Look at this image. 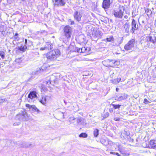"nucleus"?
I'll return each instance as SVG.
<instances>
[{
  "label": "nucleus",
  "instance_id": "f704fd0d",
  "mask_svg": "<svg viewBox=\"0 0 156 156\" xmlns=\"http://www.w3.org/2000/svg\"><path fill=\"white\" fill-rule=\"evenodd\" d=\"M31 145V144H25L23 145V147L26 148H27L29 147Z\"/></svg>",
  "mask_w": 156,
  "mask_h": 156
},
{
  "label": "nucleus",
  "instance_id": "f3484780",
  "mask_svg": "<svg viewBox=\"0 0 156 156\" xmlns=\"http://www.w3.org/2000/svg\"><path fill=\"white\" fill-rule=\"evenodd\" d=\"M23 121H28L30 119V116L28 115L26 112H23Z\"/></svg>",
  "mask_w": 156,
  "mask_h": 156
},
{
  "label": "nucleus",
  "instance_id": "f8f14e48",
  "mask_svg": "<svg viewBox=\"0 0 156 156\" xmlns=\"http://www.w3.org/2000/svg\"><path fill=\"white\" fill-rule=\"evenodd\" d=\"M149 148L152 149H156V140H151L150 141L149 144L148 145Z\"/></svg>",
  "mask_w": 156,
  "mask_h": 156
},
{
  "label": "nucleus",
  "instance_id": "7ed1b4c3",
  "mask_svg": "<svg viewBox=\"0 0 156 156\" xmlns=\"http://www.w3.org/2000/svg\"><path fill=\"white\" fill-rule=\"evenodd\" d=\"M64 35L67 38H70L73 30L72 28L69 26H66L63 29Z\"/></svg>",
  "mask_w": 156,
  "mask_h": 156
},
{
  "label": "nucleus",
  "instance_id": "13d9d810",
  "mask_svg": "<svg viewBox=\"0 0 156 156\" xmlns=\"http://www.w3.org/2000/svg\"><path fill=\"white\" fill-rule=\"evenodd\" d=\"M116 90L117 91H118L119 90V89L118 88H116Z\"/></svg>",
  "mask_w": 156,
  "mask_h": 156
},
{
  "label": "nucleus",
  "instance_id": "72a5a7b5",
  "mask_svg": "<svg viewBox=\"0 0 156 156\" xmlns=\"http://www.w3.org/2000/svg\"><path fill=\"white\" fill-rule=\"evenodd\" d=\"M68 22L71 25H74L75 24L74 21L72 20L71 19L69 20Z\"/></svg>",
  "mask_w": 156,
  "mask_h": 156
},
{
  "label": "nucleus",
  "instance_id": "c85d7f7f",
  "mask_svg": "<svg viewBox=\"0 0 156 156\" xmlns=\"http://www.w3.org/2000/svg\"><path fill=\"white\" fill-rule=\"evenodd\" d=\"M79 136L80 137L86 138L87 136V135L85 133H82L80 134Z\"/></svg>",
  "mask_w": 156,
  "mask_h": 156
},
{
  "label": "nucleus",
  "instance_id": "4c0bfd02",
  "mask_svg": "<svg viewBox=\"0 0 156 156\" xmlns=\"http://www.w3.org/2000/svg\"><path fill=\"white\" fill-rule=\"evenodd\" d=\"M112 62L114 63L115 65H118L119 64V62L118 61H115L114 62Z\"/></svg>",
  "mask_w": 156,
  "mask_h": 156
},
{
  "label": "nucleus",
  "instance_id": "f257e3e1",
  "mask_svg": "<svg viewBox=\"0 0 156 156\" xmlns=\"http://www.w3.org/2000/svg\"><path fill=\"white\" fill-rule=\"evenodd\" d=\"M125 8L122 6L119 7L118 10H113L112 11V14L114 16L118 19H122L123 16V13L124 12Z\"/></svg>",
  "mask_w": 156,
  "mask_h": 156
},
{
  "label": "nucleus",
  "instance_id": "423d86ee",
  "mask_svg": "<svg viewBox=\"0 0 156 156\" xmlns=\"http://www.w3.org/2000/svg\"><path fill=\"white\" fill-rule=\"evenodd\" d=\"M146 41L147 43L150 42L153 44V46H156V36H147L146 37Z\"/></svg>",
  "mask_w": 156,
  "mask_h": 156
},
{
  "label": "nucleus",
  "instance_id": "a19ab883",
  "mask_svg": "<svg viewBox=\"0 0 156 156\" xmlns=\"http://www.w3.org/2000/svg\"><path fill=\"white\" fill-rule=\"evenodd\" d=\"M75 48V51H76L77 52H78V51H79V49H80V48H79L77 47H74Z\"/></svg>",
  "mask_w": 156,
  "mask_h": 156
},
{
  "label": "nucleus",
  "instance_id": "c756f323",
  "mask_svg": "<svg viewBox=\"0 0 156 156\" xmlns=\"http://www.w3.org/2000/svg\"><path fill=\"white\" fill-rule=\"evenodd\" d=\"M5 53L3 51H0V56L2 59L5 58Z\"/></svg>",
  "mask_w": 156,
  "mask_h": 156
},
{
  "label": "nucleus",
  "instance_id": "f03ea898",
  "mask_svg": "<svg viewBox=\"0 0 156 156\" xmlns=\"http://www.w3.org/2000/svg\"><path fill=\"white\" fill-rule=\"evenodd\" d=\"M60 54L59 51L58 50H53L47 55V58L50 60L55 59Z\"/></svg>",
  "mask_w": 156,
  "mask_h": 156
},
{
  "label": "nucleus",
  "instance_id": "20e7f679",
  "mask_svg": "<svg viewBox=\"0 0 156 156\" xmlns=\"http://www.w3.org/2000/svg\"><path fill=\"white\" fill-rule=\"evenodd\" d=\"M135 44V40L132 39L129 40L125 45L124 49L128 51L132 50L134 47Z\"/></svg>",
  "mask_w": 156,
  "mask_h": 156
},
{
  "label": "nucleus",
  "instance_id": "393cba45",
  "mask_svg": "<svg viewBox=\"0 0 156 156\" xmlns=\"http://www.w3.org/2000/svg\"><path fill=\"white\" fill-rule=\"evenodd\" d=\"M100 141L101 143L105 146H107L108 144V140L103 138L101 139Z\"/></svg>",
  "mask_w": 156,
  "mask_h": 156
},
{
  "label": "nucleus",
  "instance_id": "ea45409f",
  "mask_svg": "<svg viewBox=\"0 0 156 156\" xmlns=\"http://www.w3.org/2000/svg\"><path fill=\"white\" fill-rule=\"evenodd\" d=\"M40 50H41V51H43V50H47L46 48V47H45V46H44L43 47H41V48H40Z\"/></svg>",
  "mask_w": 156,
  "mask_h": 156
},
{
  "label": "nucleus",
  "instance_id": "39448f33",
  "mask_svg": "<svg viewBox=\"0 0 156 156\" xmlns=\"http://www.w3.org/2000/svg\"><path fill=\"white\" fill-rule=\"evenodd\" d=\"M137 24V22L135 20L133 19L131 23V27L130 31V33L132 34H133L134 31L138 29V26Z\"/></svg>",
  "mask_w": 156,
  "mask_h": 156
},
{
  "label": "nucleus",
  "instance_id": "58836bf2",
  "mask_svg": "<svg viewBox=\"0 0 156 156\" xmlns=\"http://www.w3.org/2000/svg\"><path fill=\"white\" fill-rule=\"evenodd\" d=\"M112 83L115 84H116L119 83L116 79H115L112 80Z\"/></svg>",
  "mask_w": 156,
  "mask_h": 156
},
{
  "label": "nucleus",
  "instance_id": "4be33fe9",
  "mask_svg": "<svg viewBox=\"0 0 156 156\" xmlns=\"http://www.w3.org/2000/svg\"><path fill=\"white\" fill-rule=\"evenodd\" d=\"M26 106L30 110H31L32 111H34V109L36 107L35 105H30L28 104H27L26 105Z\"/></svg>",
  "mask_w": 156,
  "mask_h": 156
},
{
  "label": "nucleus",
  "instance_id": "1a4fd4ad",
  "mask_svg": "<svg viewBox=\"0 0 156 156\" xmlns=\"http://www.w3.org/2000/svg\"><path fill=\"white\" fill-rule=\"evenodd\" d=\"M66 3L65 0H55L54 5L57 6H63Z\"/></svg>",
  "mask_w": 156,
  "mask_h": 156
},
{
  "label": "nucleus",
  "instance_id": "9d476101",
  "mask_svg": "<svg viewBox=\"0 0 156 156\" xmlns=\"http://www.w3.org/2000/svg\"><path fill=\"white\" fill-rule=\"evenodd\" d=\"M121 137H123L125 139L127 140L130 139L129 133L126 129L124 130L123 132L121 134Z\"/></svg>",
  "mask_w": 156,
  "mask_h": 156
},
{
  "label": "nucleus",
  "instance_id": "09e8293b",
  "mask_svg": "<svg viewBox=\"0 0 156 156\" xmlns=\"http://www.w3.org/2000/svg\"><path fill=\"white\" fill-rule=\"evenodd\" d=\"M3 26L0 27V31H2V32H3L4 31V30H2V28H3Z\"/></svg>",
  "mask_w": 156,
  "mask_h": 156
},
{
  "label": "nucleus",
  "instance_id": "2eb2a0df",
  "mask_svg": "<svg viewBox=\"0 0 156 156\" xmlns=\"http://www.w3.org/2000/svg\"><path fill=\"white\" fill-rule=\"evenodd\" d=\"M128 95L126 94H122L120 95H119L117 97V100L121 101L124 99H126L127 98Z\"/></svg>",
  "mask_w": 156,
  "mask_h": 156
},
{
  "label": "nucleus",
  "instance_id": "0eeeda50",
  "mask_svg": "<svg viewBox=\"0 0 156 156\" xmlns=\"http://www.w3.org/2000/svg\"><path fill=\"white\" fill-rule=\"evenodd\" d=\"M83 13L80 11H76L73 13L74 19L78 22L81 20V18L83 16Z\"/></svg>",
  "mask_w": 156,
  "mask_h": 156
},
{
  "label": "nucleus",
  "instance_id": "2f4dec72",
  "mask_svg": "<svg viewBox=\"0 0 156 156\" xmlns=\"http://www.w3.org/2000/svg\"><path fill=\"white\" fill-rule=\"evenodd\" d=\"M113 106L114 108L117 109L119 108L120 106V105H113Z\"/></svg>",
  "mask_w": 156,
  "mask_h": 156
},
{
  "label": "nucleus",
  "instance_id": "5fc2aeb1",
  "mask_svg": "<svg viewBox=\"0 0 156 156\" xmlns=\"http://www.w3.org/2000/svg\"><path fill=\"white\" fill-rule=\"evenodd\" d=\"M110 153L111 154H113L115 155V152H110Z\"/></svg>",
  "mask_w": 156,
  "mask_h": 156
},
{
  "label": "nucleus",
  "instance_id": "774afa93",
  "mask_svg": "<svg viewBox=\"0 0 156 156\" xmlns=\"http://www.w3.org/2000/svg\"><path fill=\"white\" fill-rule=\"evenodd\" d=\"M112 112V111H110V112Z\"/></svg>",
  "mask_w": 156,
  "mask_h": 156
},
{
  "label": "nucleus",
  "instance_id": "7c9ffc66",
  "mask_svg": "<svg viewBox=\"0 0 156 156\" xmlns=\"http://www.w3.org/2000/svg\"><path fill=\"white\" fill-rule=\"evenodd\" d=\"M110 62L109 60H107V61L104 60L102 61V63L105 66H108V65L106 64V62Z\"/></svg>",
  "mask_w": 156,
  "mask_h": 156
},
{
  "label": "nucleus",
  "instance_id": "6e6552de",
  "mask_svg": "<svg viewBox=\"0 0 156 156\" xmlns=\"http://www.w3.org/2000/svg\"><path fill=\"white\" fill-rule=\"evenodd\" d=\"M112 2V1L110 0H104L102 4V7L105 9H107L110 7Z\"/></svg>",
  "mask_w": 156,
  "mask_h": 156
},
{
  "label": "nucleus",
  "instance_id": "3c124183",
  "mask_svg": "<svg viewBox=\"0 0 156 156\" xmlns=\"http://www.w3.org/2000/svg\"><path fill=\"white\" fill-rule=\"evenodd\" d=\"M5 64V63L4 62H2L0 64V66H1L2 65V66H3V65H4Z\"/></svg>",
  "mask_w": 156,
  "mask_h": 156
},
{
  "label": "nucleus",
  "instance_id": "4d7b16f0",
  "mask_svg": "<svg viewBox=\"0 0 156 156\" xmlns=\"http://www.w3.org/2000/svg\"><path fill=\"white\" fill-rule=\"evenodd\" d=\"M43 67L42 66V67L41 68V69H40V71H41V70H42V71L43 70V69H42V68Z\"/></svg>",
  "mask_w": 156,
  "mask_h": 156
},
{
  "label": "nucleus",
  "instance_id": "aec40b11",
  "mask_svg": "<svg viewBox=\"0 0 156 156\" xmlns=\"http://www.w3.org/2000/svg\"><path fill=\"white\" fill-rule=\"evenodd\" d=\"M46 97L44 96L42 97L39 100L40 102L43 105L46 103Z\"/></svg>",
  "mask_w": 156,
  "mask_h": 156
},
{
  "label": "nucleus",
  "instance_id": "de8ad7c7",
  "mask_svg": "<svg viewBox=\"0 0 156 156\" xmlns=\"http://www.w3.org/2000/svg\"><path fill=\"white\" fill-rule=\"evenodd\" d=\"M20 124V123L19 122L18 123H14L13 124L14 126H17L19 125Z\"/></svg>",
  "mask_w": 156,
  "mask_h": 156
},
{
  "label": "nucleus",
  "instance_id": "a211bd4d",
  "mask_svg": "<svg viewBox=\"0 0 156 156\" xmlns=\"http://www.w3.org/2000/svg\"><path fill=\"white\" fill-rule=\"evenodd\" d=\"M52 45L50 42L47 43L45 45L46 50H51L52 48Z\"/></svg>",
  "mask_w": 156,
  "mask_h": 156
},
{
  "label": "nucleus",
  "instance_id": "ddd939ff",
  "mask_svg": "<svg viewBox=\"0 0 156 156\" xmlns=\"http://www.w3.org/2000/svg\"><path fill=\"white\" fill-rule=\"evenodd\" d=\"M77 122L80 125H85L86 124L85 120L82 117L78 118L76 119Z\"/></svg>",
  "mask_w": 156,
  "mask_h": 156
},
{
  "label": "nucleus",
  "instance_id": "0e129e2a",
  "mask_svg": "<svg viewBox=\"0 0 156 156\" xmlns=\"http://www.w3.org/2000/svg\"><path fill=\"white\" fill-rule=\"evenodd\" d=\"M118 156H120V155H119H119H118Z\"/></svg>",
  "mask_w": 156,
  "mask_h": 156
},
{
  "label": "nucleus",
  "instance_id": "bf43d9fd",
  "mask_svg": "<svg viewBox=\"0 0 156 156\" xmlns=\"http://www.w3.org/2000/svg\"><path fill=\"white\" fill-rule=\"evenodd\" d=\"M2 100L1 99V98L0 97V103L2 101Z\"/></svg>",
  "mask_w": 156,
  "mask_h": 156
},
{
  "label": "nucleus",
  "instance_id": "473e14b6",
  "mask_svg": "<svg viewBox=\"0 0 156 156\" xmlns=\"http://www.w3.org/2000/svg\"><path fill=\"white\" fill-rule=\"evenodd\" d=\"M34 112H36L37 113H39L41 111H40L39 109H38L36 107H35V108H34Z\"/></svg>",
  "mask_w": 156,
  "mask_h": 156
},
{
  "label": "nucleus",
  "instance_id": "bb28decb",
  "mask_svg": "<svg viewBox=\"0 0 156 156\" xmlns=\"http://www.w3.org/2000/svg\"><path fill=\"white\" fill-rule=\"evenodd\" d=\"M145 12L147 14L148 16L150 15L152 13V11L151 10L149 9H145Z\"/></svg>",
  "mask_w": 156,
  "mask_h": 156
},
{
  "label": "nucleus",
  "instance_id": "a878e982",
  "mask_svg": "<svg viewBox=\"0 0 156 156\" xmlns=\"http://www.w3.org/2000/svg\"><path fill=\"white\" fill-rule=\"evenodd\" d=\"M93 134L94 137H97L99 134V130L97 129H94Z\"/></svg>",
  "mask_w": 156,
  "mask_h": 156
},
{
  "label": "nucleus",
  "instance_id": "e433bc0d",
  "mask_svg": "<svg viewBox=\"0 0 156 156\" xmlns=\"http://www.w3.org/2000/svg\"><path fill=\"white\" fill-rule=\"evenodd\" d=\"M22 61V58H16V61L17 62H20V61Z\"/></svg>",
  "mask_w": 156,
  "mask_h": 156
},
{
  "label": "nucleus",
  "instance_id": "37998d69",
  "mask_svg": "<svg viewBox=\"0 0 156 156\" xmlns=\"http://www.w3.org/2000/svg\"><path fill=\"white\" fill-rule=\"evenodd\" d=\"M149 102L148 100L146 99H144V103H147Z\"/></svg>",
  "mask_w": 156,
  "mask_h": 156
},
{
  "label": "nucleus",
  "instance_id": "a18cd8bd",
  "mask_svg": "<svg viewBox=\"0 0 156 156\" xmlns=\"http://www.w3.org/2000/svg\"><path fill=\"white\" fill-rule=\"evenodd\" d=\"M27 39H25V45H26V46H27V45H28H28L27 44Z\"/></svg>",
  "mask_w": 156,
  "mask_h": 156
},
{
  "label": "nucleus",
  "instance_id": "6e6d98bb",
  "mask_svg": "<svg viewBox=\"0 0 156 156\" xmlns=\"http://www.w3.org/2000/svg\"><path fill=\"white\" fill-rule=\"evenodd\" d=\"M119 154L118 153L115 152V155H117L118 156V155H119Z\"/></svg>",
  "mask_w": 156,
  "mask_h": 156
},
{
  "label": "nucleus",
  "instance_id": "8fccbe9b",
  "mask_svg": "<svg viewBox=\"0 0 156 156\" xmlns=\"http://www.w3.org/2000/svg\"><path fill=\"white\" fill-rule=\"evenodd\" d=\"M124 17L125 19H127L128 18V17L127 15H125L124 16Z\"/></svg>",
  "mask_w": 156,
  "mask_h": 156
},
{
  "label": "nucleus",
  "instance_id": "dca6fc26",
  "mask_svg": "<svg viewBox=\"0 0 156 156\" xmlns=\"http://www.w3.org/2000/svg\"><path fill=\"white\" fill-rule=\"evenodd\" d=\"M124 28L126 32L129 33L130 28V25L129 23H126L124 26Z\"/></svg>",
  "mask_w": 156,
  "mask_h": 156
},
{
  "label": "nucleus",
  "instance_id": "79ce46f5",
  "mask_svg": "<svg viewBox=\"0 0 156 156\" xmlns=\"http://www.w3.org/2000/svg\"><path fill=\"white\" fill-rule=\"evenodd\" d=\"M18 34L17 33H16L15 34V35L14 36V38H15V39H17L18 38Z\"/></svg>",
  "mask_w": 156,
  "mask_h": 156
},
{
  "label": "nucleus",
  "instance_id": "cd10ccee",
  "mask_svg": "<svg viewBox=\"0 0 156 156\" xmlns=\"http://www.w3.org/2000/svg\"><path fill=\"white\" fill-rule=\"evenodd\" d=\"M50 80H48L47 81H45L44 82V84L46 85V87H50V85L51 84Z\"/></svg>",
  "mask_w": 156,
  "mask_h": 156
},
{
  "label": "nucleus",
  "instance_id": "b1692460",
  "mask_svg": "<svg viewBox=\"0 0 156 156\" xmlns=\"http://www.w3.org/2000/svg\"><path fill=\"white\" fill-rule=\"evenodd\" d=\"M90 49L89 48L83 47L81 48V51H82V53H87Z\"/></svg>",
  "mask_w": 156,
  "mask_h": 156
},
{
  "label": "nucleus",
  "instance_id": "338daca9",
  "mask_svg": "<svg viewBox=\"0 0 156 156\" xmlns=\"http://www.w3.org/2000/svg\"><path fill=\"white\" fill-rule=\"evenodd\" d=\"M155 68L156 69V66L155 67Z\"/></svg>",
  "mask_w": 156,
  "mask_h": 156
},
{
  "label": "nucleus",
  "instance_id": "603ef678",
  "mask_svg": "<svg viewBox=\"0 0 156 156\" xmlns=\"http://www.w3.org/2000/svg\"><path fill=\"white\" fill-rule=\"evenodd\" d=\"M81 48H80L79 49V51H78V52H80V53H82V51H81Z\"/></svg>",
  "mask_w": 156,
  "mask_h": 156
},
{
  "label": "nucleus",
  "instance_id": "49530a36",
  "mask_svg": "<svg viewBox=\"0 0 156 156\" xmlns=\"http://www.w3.org/2000/svg\"><path fill=\"white\" fill-rule=\"evenodd\" d=\"M114 120L115 121H119L120 120V119L117 118H115L114 119Z\"/></svg>",
  "mask_w": 156,
  "mask_h": 156
},
{
  "label": "nucleus",
  "instance_id": "864d4df0",
  "mask_svg": "<svg viewBox=\"0 0 156 156\" xmlns=\"http://www.w3.org/2000/svg\"><path fill=\"white\" fill-rule=\"evenodd\" d=\"M29 43V45H31L32 44V42L29 41H28Z\"/></svg>",
  "mask_w": 156,
  "mask_h": 156
},
{
  "label": "nucleus",
  "instance_id": "5701e85b",
  "mask_svg": "<svg viewBox=\"0 0 156 156\" xmlns=\"http://www.w3.org/2000/svg\"><path fill=\"white\" fill-rule=\"evenodd\" d=\"M114 38L112 36H108V37L106 38L105 39H104V41H107L108 42H111L113 41Z\"/></svg>",
  "mask_w": 156,
  "mask_h": 156
},
{
  "label": "nucleus",
  "instance_id": "9b49d317",
  "mask_svg": "<svg viewBox=\"0 0 156 156\" xmlns=\"http://www.w3.org/2000/svg\"><path fill=\"white\" fill-rule=\"evenodd\" d=\"M102 36V34L99 30L94 31L92 34V36L94 38H97L98 39L101 38Z\"/></svg>",
  "mask_w": 156,
  "mask_h": 156
},
{
  "label": "nucleus",
  "instance_id": "c9c22d12",
  "mask_svg": "<svg viewBox=\"0 0 156 156\" xmlns=\"http://www.w3.org/2000/svg\"><path fill=\"white\" fill-rule=\"evenodd\" d=\"M109 116V113L108 112H106L104 115L103 117L104 118H106Z\"/></svg>",
  "mask_w": 156,
  "mask_h": 156
},
{
  "label": "nucleus",
  "instance_id": "052dcab7",
  "mask_svg": "<svg viewBox=\"0 0 156 156\" xmlns=\"http://www.w3.org/2000/svg\"><path fill=\"white\" fill-rule=\"evenodd\" d=\"M103 44V43H100V45L101 46L102 44Z\"/></svg>",
  "mask_w": 156,
  "mask_h": 156
},
{
  "label": "nucleus",
  "instance_id": "6ab92c4d",
  "mask_svg": "<svg viewBox=\"0 0 156 156\" xmlns=\"http://www.w3.org/2000/svg\"><path fill=\"white\" fill-rule=\"evenodd\" d=\"M27 48V47L26 45H21L18 47V49L23 52H24L26 50Z\"/></svg>",
  "mask_w": 156,
  "mask_h": 156
},
{
  "label": "nucleus",
  "instance_id": "680f3d73",
  "mask_svg": "<svg viewBox=\"0 0 156 156\" xmlns=\"http://www.w3.org/2000/svg\"><path fill=\"white\" fill-rule=\"evenodd\" d=\"M104 45H103V44H102V46H106V44H104Z\"/></svg>",
  "mask_w": 156,
  "mask_h": 156
},
{
  "label": "nucleus",
  "instance_id": "4468645a",
  "mask_svg": "<svg viewBox=\"0 0 156 156\" xmlns=\"http://www.w3.org/2000/svg\"><path fill=\"white\" fill-rule=\"evenodd\" d=\"M37 97V93L35 91H31L28 95V98L31 99L35 98Z\"/></svg>",
  "mask_w": 156,
  "mask_h": 156
},
{
  "label": "nucleus",
  "instance_id": "c03bdc74",
  "mask_svg": "<svg viewBox=\"0 0 156 156\" xmlns=\"http://www.w3.org/2000/svg\"><path fill=\"white\" fill-rule=\"evenodd\" d=\"M117 81L119 83V82L121 81L122 82V81H121V79L120 78H118L117 79H116Z\"/></svg>",
  "mask_w": 156,
  "mask_h": 156
},
{
  "label": "nucleus",
  "instance_id": "412c9836",
  "mask_svg": "<svg viewBox=\"0 0 156 156\" xmlns=\"http://www.w3.org/2000/svg\"><path fill=\"white\" fill-rule=\"evenodd\" d=\"M16 118L20 121L23 120V112H22L21 113L17 115L16 116Z\"/></svg>",
  "mask_w": 156,
  "mask_h": 156
},
{
  "label": "nucleus",
  "instance_id": "e2e57ef3",
  "mask_svg": "<svg viewBox=\"0 0 156 156\" xmlns=\"http://www.w3.org/2000/svg\"><path fill=\"white\" fill-rule=\"evenodd\" d=\"M142 23H144V21H142Z\"/></svg>",
  "mask_w": 156,
  "mask_h": 156
},
{
  "label": "nucleus",
  "instance_id": "69168bd1",
  "mask_svg": "<svg viewBox=\"0 0 156 156\" xmlns=\"http://www.w3.org/2000/svg\"><path fill=\"white\" fill-rule=\"evenodd\" d=\"M57 74L58 75H59V74Z\"/></svg>",
  "mask_w": 156,
  "mask_h": 156
}]
</instances>
